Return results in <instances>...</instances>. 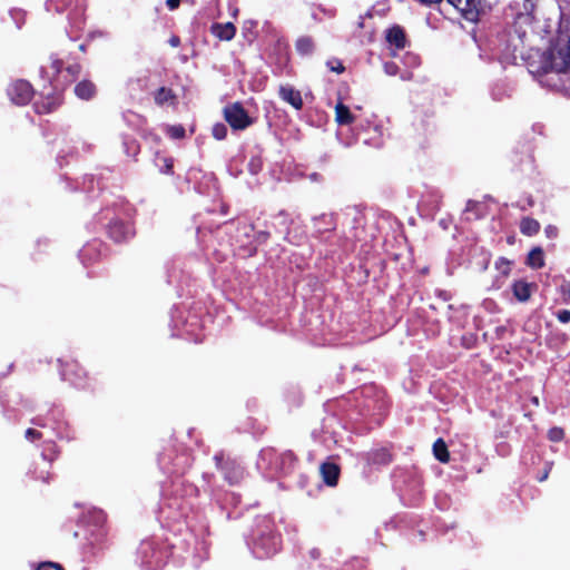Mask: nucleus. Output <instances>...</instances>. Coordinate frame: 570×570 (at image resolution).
<instances>
[{"instance_id":"22","label":"nucleus","mask_w":570,"mask_h":570,"mask_svg":"<svg viewBox=\"0 0 570 570\" xmlns=\"http://www.w3.org/2000/svg\"><path fill=\"white\" fill-rule=\"evenodd\" d=\"M563 438V431L559 428H553L549 431V439L551 441L558 442L562 440Z\"/></svg>"},{"instance_id":"4","label":"nucleus","mask_w":570,"mask_h":570,"mask_svg":"<svg viewBox=\"0 0 570 570\" xmlns=\"http://www.w3.org/2000/svg\"><path fill=\"white\" fill-rule=\"evenodd\" d=\"M10 99L17 105L27 104L32 97L31 86L26 81H17L9 88Z\"/></svg>"},{"instance_id":"10","label":"nucleus","mask_w":570,"mask_h":570,"mask_svg":"<svg viewBox=\"0 0 570 570\" xmlns=\"http://www.w3.org/2000/svg\"><path fill=\"white\" fill-rule=\"evenodd\" d=\"M354 116L350 108L343 102H337L335 106V120L338 125H351L354 121Z\"/></svg>"},{"instance_id":"24","label":"nucleus","mask_w":570,"mask_h":570,"mask_svg":"<svg viewBox=\"0 0 570 570\" xmlns=\"http://www.w3.org/2000/svg\"><path fill=\"white\" fill-rule=\"evenodd\" d=\"M327 66L334 72L342 73L344 71V66L338 60L328 61Z\"/></svg>"},{"instance_id":"5","label":"nucleus","mask_w":570,"mask_h":570,"mask_svg":"<svg viewBox=\"0 0 570 570\" xmlns=\"http://www.w3.org/2000/svg\"><path fill=\"white\" fill-rule=\"evenodd\" d=\"M281 98L293 106L295 109H301L303 106V99L301 92L291 86H282L279 88Z\"/></svg>"},{"instance_id":"28","label":"nucleus","mask_w":570,"mask_h":570,"mask_svg":"<svg viewBox=\"0 0 570 570\" xmlns=\"http://www.w3.org/2000/svg\"><path fill=\"white\" fill-rule=\"evenodd\" d=\"M384 70H385V72H386L387 75H390V76H394V75H396L397 66H396L395 63H392V62H391V63H389V62H387V63H385V65H384Z\"/></svg>"},{"instance_id":"6","label":"nucleus","mask_w":570,"mask_h":570,"mask_svg":"<svg viewBox=\"0 0 570 570\" xmlns=\"http://www.w3.org/2000/svg\"><path fill=\"white\" fill-rule=\"evenodd\" d=\"M386 41L397 50L406 46L405 33L400 27H392L386 31Z\"/></svg>"},{"instance_id":"12","label":"nucleus","mask_w":570,"mask_h":570,"mask_svg":"<svg viewBox=\"0 0 570 570\" xmlns=\"http://www.w3.org/2000/svg\"><path fill=\"white\" fill-rule=\"evenodd\" d=\"M434 456L442 463H446L450 460L448 446L442 439H438L433 444Z\"/></svg>"},{"instance_id":"25","label":"nucleus","mask_w":570,"mask_h":570,"mask_svg":"<svg viewBox=\"0 0 570 570\" xmlns=\"http://www.w3.org/2000/svg\"><path fill=\"white\" fill-rule=\"evenodd\" d=\"M557 318H558L561 323H568V322H570V311H568V309L559 311V312L557 313Z\"/></svg>"},{"instance_id":"18","label":"nucleus","mask_w":570,"mask_h":570,"mask_svg":"<svg viewBox=\"0 0 570 570\" xmlns=\"http://www.w3.org/2000/svg\"><path fill=\"white\" fill-rule=\"evenodd\" d=\"M167 132L174 139H179L185 136V129L181 126H171L167 129Z\"/></svg>"},{"instance_id":"29","label":"nucleus","mask_w":570,"mask_h":570,"mask_svg":"<svg viewBox=\"0 0 570 570\" xmlns=\"http://www.w3.org/2000/svg\"><path fill=\"white\" fill-rule=\"evenodd\" d=\"M26 436H27L28 439H36V438H39V436H40V433H39V432H37V431H36V430H33V429H28V430L26 431Z\"/></svg>"},{"instance_id":"19","label":"nucleus","mask_w":570,"mask_h":570,"mask_svg":"<svg viewBox=\"0 0 570 570\" xmlns=\"http://www.w3.org/2000/svg\"><path fill=\"white\" fill-rule=\"evenodd\" d=\"M227 129L223 124H216L213 127V135L216 139L222 140L226 137Z\"/></svg>"},{"instance_id":"30","label":"nucleus","mask_w":570,"mask_h":570,"mask_svg":"<svg viewBox=\"0 0 570 570\" xmlns=\"http://www.w3.org/2000/svg\"><path fill=\"white\" fill-rule=\"evenodd\" d=\"M180 0H167V6L170 10L178 8Z\"/></svg>"},{"instance_id":"14","label":"nucleus","mask_w":570,"mask_h":570,"mask_svg":"<svg viewBox=\"0 0 570 570\" xmlns=\"http://www.w3.org/2000/svg\"><path fill=\"white\" fill-rule=\"evenodd\" d=\"M155 102L159 106L174 104L175 96L170 89L161 87L155 94Z\"/></svg>"},{"instance_id":"7","label":"nucleus","mask_w":570,"mask_h":570,"mask_svg":"<svg viewBox=\"0 0 570 570\" xmlns=\"http://www.w3.org/2000/svg\"><path fill=\"white\" fill-rule=\"evenodd\" d=\"M534 288V284H530L524 281H517L512 285L513 295L520 302H527L531 297Z\"/></svg>"},{"instance_id":"11","label":"nucleus","mask_w":570,"mask_h":570,"mask_svg":"<svg viewBox=\"0 0 570 570\" xmlns=\"http://www.w3.org/2000/svg\"><path fill=\"white\" fill-rule=\"evenodd\" d=\"M520 230L523 235L532 236L539 233L540 224L533 218L524 217L520 223Z\"/></svg>"},{"instance_id":"17","label":"nucleus","mask_w":570,"mask_h":570,"mask_svg":"<svg viewBox=\"0 0 570 570\" xmlns=\"http://www.w3.org/2000/svg\"><path fill=\"white\" fill-rule=\"evenodd\" d=\"M495 268L500 271L504 276H508L511 271V262L504 257H500L495 262Z\"/></svg>"},{"instance_id":"2","label":"nucleus","mask_w":570,"mask_h":570,"mask_svg":"<svg viewBox=\"0 0 570 570\" xmlns=\"http://www.w3.org/2000/svg\"><path fill=\"white\" fill-rule=\"evenodd\" d=\"M225 120L235 130H243L252 124V119L246 110L238 102L226 106L224 108Z\"/></svg>"},{"instance_id":"32","label":"nucleus","mask_w":570,"mask_h":570,"mask_svg":"<svg viewBox=\"0 0 570 570\" xmlns=\"http://www.w3.org/2000/svg\"><path fill=\"white\" fill-rule=\"evenodd\" d=\"M178 43H179V39L177 37H174V38L170 39V45L171 46L176 47V46H178Z\"/></svg>"},{"instance_id":"15","label":"nucleus","mask_w":570,"mask_h":570,"mask_svg":"<svg viewBox=\"0 0 570 570\" xmlns=\"http://www.w3.org/2000/svg\"><path fill=\"white\" fill-rule=\"evenodd\" d=\"M528 265L532 268L543 267V265H544L543 250L540 247H535L529 253Z\"/></svg>"},{"instance_id":"9","label":"nucleus","mask_w":570,"mask_h":570,"mask_svg":"<svg viewBox=\"0 0 570 570\" xmlns=\"http://www.w3.org/2000/svg\"><path fill=\"white\" fill-rule=\"evenodd\" d=\"M321 473L326 484L335 485L338 479V466L333 463H324L321 466Z\"/></svg>"},{"instance_id":"26","label":"nucleus","mask_w":570,"mask_h":570,"mask_svg":"<svg viewBox=\"0 0 570 570\" xmlns=\"http://www.w3.org/2000/svg\"><path fill=\"white\" fill-rule=\"evenodd\" d=\"M37 570H62V568L57 563L45 562Z\"/></svg>"},{"instance_id":"31","label":"nucleus","mask_w":570,"mask_h":570,"mask_svg":"<svg viewBox=\"0 0 570 570\" xmlns=\"http://www.w3.org/2000/svg\"><path fill=\"white\" fill-rule=\"evenodd\" d=\"M79 70H80V67H79V66H77V65H76V66H70V67L68 68V71H69L70 73H72V75L78 73V72H79Z\"/></svg>"},{"instance_id":"13","label":"nucleus","mask_w":570,"mask_h":570,"mask_svg":"<svg viewBox=\"0 0 570 570\" xmlns=\"http://www.w3.org/2000/svg\"><path fill=\"white\" fill-rule=\"evenodd\" d=\"M95 86L90 81H82L75 88L76 95L81 99H90L95 95Z\"/></svg>"},{"instance_id":"27","label":"nucleus","mask_w":570,"mask_h":570,"mask_svg":"<svg viewBox=\"0 0 570 570\" xmlns=\"http://www.w3.org/2000/svg\"><path fill=\"white\" fill-rule=\"evenodd\" d=\"M544 233L547 237L554 238L558 235V228L556 226L549 225L546 227Z\"/></svg>"},{"instance_id":"1","label":"nucleus","mask_w":570,"mask_h":570,"mask_svg":"<svg viewBox=\"0 0 570 570\" xmlns=\"http://www.w3.org/2000/svg\"><path fill=\"white\" fill-rule=\"evenodd\" d=\"M535 7V0H515L511 4V11L514 17V31L519 35L520 39H523L529 30L532 29Z\"/></svg>"},{"instance_id":"3","label":"nucleus","mask_w":570,"mask_h":570,"mask_svg":"<svg viewBox=\"0 0 570 570\" xmlns=\"http://www.w3.org/2000/svg\"><path fill=\"white\" fill-rule=\"evenodd\" d=\"M468 21L475 22L483 8L482 0H446Z\"/></svg>"},{"instance_id":"16","label":"nucleus","mask_w":570,"mask_h":570,"mask_svg":"<svg viewBox=\"0 0 570 570\" xmlns=\"http://www.w3.org/2000/svg\"><path fill=\"white\" fill-rule=\"evenodd\" d=\"M296 49L301 55H311L314 50V42L309 37H301L296 41Z\"/></svg>"},{"instance_id":"20","label":"nucleus","mask_w":570,"mask_h":570,"mask_svg":"<svg viewBox=\"0 0 570 570\" xmlns=\"http://www.w3.org/2000/svg\"><path fill=\"white\" fill-rule=\"evenodd\" d=\"M122 229V225L121 224H115L111 228H110V235L112 238H115L117 242H120L122 239H125V236L120 233Z\"/></svg>"},{"instance_id":"23","label":"nucleus","mask_w":570,"mask_h":570,"mask_svg":"<svg viewBox=\"0 0 570 570\" xmlns=\"http://www.w3.org/2000/svg\"><path fill=\"white\" fill-rule=\"evenodd\" d=\"M61 66H62V61L59 58H56V57L50 58V68L52 69V75L59 73Z\"/></svg>"},{"instance_id":"8","label":"nucleus","mask_w":570,"mask_h":570,"mask_svg":"<svg viewBox=\"0 0 570 570\" xmlns=\"http://www.w3.org/2000/svg\"><path fill=\"white\" fill-rule=\"evenodd\" d=\"M212 32L220 40H232L236 33V28L232 22L215 23L212 26Z\"/></svg>"},{"instance_id":"21","label":"nucleus","mask_w":570,"mask_h":570,"mask_svg":"<svg viewBox=\"0 0 570 570\" xmlns=\"http://www.w3.org/2000/svg\"><path fill=\"white\" fill-rule=\"evenodd\" d=\"M560 293L562 295V301L567 304H570V283H564L560 287Z\"/></svg>"},{"instance_id":"33","label":"nucleus","mask_w":570,"mask_h":570,"mask_svg":"<svg viewBox=\"0 0 570 570\" xmlns=\"http://www.w3.org/2000/svg\"><path fill=\"white\" fill-rule=\"evenodd\" d=\"M171 167H173L171 163H167V164H166L167 171H170V170H171Z\"/></svg>"}]
</instances>
